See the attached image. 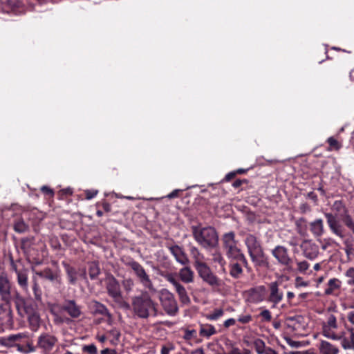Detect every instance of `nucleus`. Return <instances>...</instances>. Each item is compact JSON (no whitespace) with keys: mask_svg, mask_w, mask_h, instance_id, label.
Returning a JSON list of instances; mask_svg holds the SVG:
<instances>
[{"mask_svg":"<svg viewBox=\"0 0 354 354\" xmlns=\"http://www.w3.org/2000/svg\"><path fill=\"white\" fill-rule=\"evenodd\" d=\"M132 310L135 315L141 319L156 317L158 304L149 295L147 291H142L140 295L131 298Z\"/></svg>","mask_w":354,"mask_h":354,"instance_id":"obj_1","label":"nucleus"},{"mask_svg":"<svg viewBox=\"0 0 354 354\" xmlns=\"http://www.w3.org/2000/svg\"><path fill=\"white\" fill-rule=\"evenodd\" d=\"M333 212H325L324 216L326 218L327 224L333 234L337 236L344 239V229L339 223V218H342L348 211L341 201H336L332 205Z\"/></svg>","mask_w":354,"mask_h":354,"instance_id":"obj_2","label":"nucleus"},{"mask_svg":"<svg viewBox=\"0 0 354 354\" xmlns=\"http://www.w3.org/2000/svg\"><path fill=\"white\" fill-rule=\"evenodd\" d=\"M192 232L196 241L205 249L214 248L218 245V237L214 227L195 226Z\"/></svg>","mask_w":354,"mask_h":354,"instance_id":"obj_3","label":"nucleus"},{"mask_svg":"<svg viewBox=\"0 0 354 354\" xmlns=\"http://www.w3.org/2000/svg\"><path fill=\"white\" fill-rule=\"evenodd\" d=\"M249 256L255 266L267 265L266 259L260 241L253 234H247L244 240Z\"/></svg>","mask_w":354,"mask_h":354,"instance_id":"obj_4","label":"nucleus"},{"mask_svg":"<svg viewBox=\"0 0 354 354\" xmlns=\"http://www.w3.org/2000/svg\"><path fill=\"white\" fill-rule=\"evenodd\" d=\"M223 247L228 258L241 262L245 267L248 266V261L238 247V241L235 239V234L232 232L225 233L223 236Z\"/></svg>","mask_w":354,"mask_h":354,"instance_id":"obj_5","label":"nucleus"},{"mask_svg":"<svg viewBox=\"0 0 354 354\" xmlns=\"http://www.w3.org/2000/svg\"><path fill=\"white\" fill-rule=\"evenodd\" d=\"M15 304L20 314L22 315L21 310H23L27 315L30 328L32 331H37L41 323V318L38 312L35 310L32 306L26 304L24 299L19 295L16 296Z\"/></svg>","mask_w":354,"mask_h":354,"instance_id":"obj_6","label":"nucleus"},{"mask_svg":"<svg viewBox=\"0 0 354 354\" xmlns=\"http://www.w3.org/2000/svg\"><path fill=\"white\" fill-rule=\"evenodd\" d=\"M338 327L337 319L334 315L330 314L326 320L322 324V334L324 337L337 341H341L342 346L343 347V339H346L344 336V332L339 334L335 333V330Z\"/></svg>","mask_w":354,"mask_h":354,"instance_id":"obj_7","label":"nucleus"},{"mask_svg":"<svg viewBox=\"0 0 354 354\" xmlns=\"http://www.w3.org/2000/svg\"><path fill=\"white\" fill-rule=\"evenodd\" d=\"M106 288L109 295L121 307L126 308L130 307L129 304L124 300L120 283L114 277L109 276L106 279Z\"/></svg>","mask_w":354,"mask_h":354,"instance_id":"obj_8","label":"nucleus"},{"mask_svg":"<svg viewBox=\"0 0 354 354\" xmlns=\"http://www.w3.org/2000/svg\"><path fill=\"white\" fill-rule=\"evenodd\" d=\"M160 301L161 304L169 315H175L178 308L174 295L167 289H162L160 292Z\"/></svg>","mask_w":354,"mask_h":354,"instance_id":"obj_9","label":"nucleus"},{"mask_svg":"<svg viewBox=\"0 0 354 354\" xmlns=\"http://www.w3.org/2000/svg\"><path fill=\"white\" fill-rule=\"evenodd\" d=\"M126 265L133 270L135 274L144 287L149 290L153 289V283L149 278V276L147 274L144 268L138 262L134 260H130L126 263Z\"/></svg>","mask_w":354,"mask_h":354,"instance_id":"obj_10","label":"nucleus"},{"mask_svg":"<svg viewBox=\"0 0 354 354\" xmlns=\"http://www.w3.org/2000/svg\"><path fill=\"white\" fill-rule=\"evenodd\" d=\"M57 342L58 339L55 335L43 333L38 337L37 346L41 349L44 354H48L53 350Z\"/></svg>","mask_w":354,"mask_h":354,"instance_id":"obj_11","label":"nucleus"},{"mask_svg":"<svg viewBox=\"0 0 354 354\" xmlns=\"http://www.w3.org/2000/svg\"><path fill=\"white\" fill-rule=\"evenodd\" d=\"M199 277L207 283L212 286H219L220 280L213 274L210 268L206 263L195 268Z\"/></svg>","mask_w":354,"mask_h":354,"instance_id":"obj_12","label":"nucleus"},{"mask_svg":"<svg viewBox=\"0 0 354 354\" xmlns=\"http://www.w3.org/2000/svg\"><path fill=\"white\" fill-rule=\"evenodd\" d=\"M165 279L173 285L175 290L178 295L179 299L182 303H189L190 299L187 295L185 288L178 281L175 274L168 273L165 275Z\"/></svg>","mask_w":354,"mask_h":354,"instance_id":"obj_13","label":"nucleus"},{"mask_svg":"<svg viewBox=\"0 0 354 354\" xmlns=\"http://www.w3.org/2000/svg\"><path fill=\"white\" fill-rule=\"evenodd\" d=\"M11 282L8 279L7 274L4 272L0 273V298L1 300L6 304L10 302L11 295Z\"/></svg>","mask_w":354,"mask_h":354,"instance_id":"obj_14","label":"nucleus"},{"mask_svg":"<svg viewBox=\"0 0 354 354\" xmlns=\"http://www.w3.org/2000/svg\"><path fill=\"white\" fill-rule=\"evenodd\" d=\"M272 254L279 264L290 267L292 259L288 254L286 248L282 245H277L272 250Z\"/></svg>","mask_w":354,"mask_h":354,"instance_id":"obj_15","label":"nucleus"},{"mask_svg":"<svg viewBox=\"0 0 354 354\" xmlns=\"http://www.w3.org/2000/svg\"><path fill=\"white\" fill-rule=\"evenodd\" d=\"M348 322L353 326L347 327V331L349 333V339H343V348L344 349L354 350V310H350L346 314Z\"/></svg>","mask_w":354,"mask_h":354,"instance_id":"obj_16","label":"nucleus"},{"mask_svg":"<svg viewBox=\"0 0 354 354\" xmlns=\"http://www.w3.org/2000/svg\"><path fill=\"white\" fill-rule=\"evenodd\" d=\"M269 290L270 294L268 297V301L272 303V307L274 308L283 299V293L279 290L277 282L270 283L269 284Z\"/></svg>","mask_w":354,"mask_h":354,"instance_id":"obj_17","label":"nucleus"},{"mask_svg":"<svg viewBox=\"0 0 354 354\" xmlns=\"http://www.w3.org/2000/svg\"><path fill=\"white\" fill-rule=\"evenodd\" d=\"M62 309L74 319L80 317L82 315V307L73 299L66 300L62 305Z\"/></svg>","mask_w":354,"mask_h":354,"instance_id":"obj_18","label":"nucleus"},{"mask_svg":"<svg viewBox=\"0 0 354 354\" xmlns=\"http://www.w3.org/2000/svg\"><path fill=\"white\" fill-rule=\"evenodd\" d=\"M169 250L175 258L176 261L183 266H187L189 263V259L185 252L184 250L178 245H174L169 247Z\"/></svg>","mask_w":354,"mask_h":354,"instance_id":"obj_19","label":"nucleus"},{"mask_svg":"<svg viewBox=\"0 0 354 354\" xmlns=\"http://www.w3.org/2000/svg\"><path fill=\"white\" fill-rule=\"evenodd\" d=\"M266 288L264 286H258L250 289L248 292V300L250 302L257 304L265 298Z\"/></svg>","mask_w":354,"mask_h":354,"instance_id":"obj_20","label":"nucleus"},{"mask_svg":"<svg viewBox=\"0 0 354 354\" xmlns=\"http://www.w3.org/2000/svg\"><path fill=\"white\" fill-rule=\"evenodd\" d=\"M28 271L27 269H21L17 272V281L19 286L26 293H29L28 289Z\"/></svg>","mask_w":354,"mask_h":354,"instance_id":"obj_21","label":"nucleus"},{"mask_svg":"<svg viewBox=\"0 0 354 354\" xmlns=\"http://www.w3.org/2000/svg\"><path fill=\"white\" fill-rule=\"evenodd\" d=\"M319 354H338L339 348L333 344L326 341L321 340L318 346Z\"/></svg>","mask_w":354,"mask_h":354,"instance_id":"obj_22","label":"nucleus"},{"mask_svg":"<svg viewBox=\"0 0 354 354\" xmlns=\"http://www.w3.org/2000/svg\"><path fill=\"white\" fill-rule=\"evenodd\" d=\"M341 286L342 281L339 279H330L327 283V288L324 290V294L326 295H336Z\"/></svg>","mask_w":354,"mask_h":354,"instance_id":"obj_23","label":"nucleus"},{"mask_svg":"<svg viewBox=\"0 0 354 354\" xmlns=\"http://www.w3.org/2000/svg\"><path fill=\"white\" fill-rule=\"evenodd\" d=\"M180 279L185 283H191L194 281V272L189 266H185L178 272Z\"/></svg>","mask_w":354,"mask_h":354,"instance_id":"obj_24","label":"nucleus"},{"mask_svg":"<svg viewBox=\"0 0 354 354\" xmlns=\"http://www.w3.org/2000/svg\"><path fill=\"white\" fill-rule=\"evenodd\" d=\"M189 252L192 258L194 260V268H196L203 263H205V256L201 252V251L195 246H191L189 248Z\"/></svg>","mask_w":354,"mask_h":354,"instance_id":"obj_25","label":"nucleus"},{"mask_svg":"<svg viewBox=\"0 0 354 354\" xmlns=\"http://www.w3.org/2000/svg\"><path fill=\"white\" fill-rule=\"evenodd\" d=\"M310 230L315 237H320L324 232L323 220L316 219L310 223Z\"/></svg>","mask_w":354,"mask_h":354,"instance_id":"obj_26","label":"nucleus"},{"mask_svg":"<svg viewBox=\"0 0 354 354\" xmlns=\"http://www.w3.org/2000/svg\"><path fill=\"white\" fill-rule=\"evenodd\" d=\"M212 261L214 264H215V267L218 266L220 267L221 270L223 272H225V264L226 261L224 259L223 255L219 251H215L212 254Z\"/></svg>","mask_w":354,"mask_h":354,"instance_id":"obj_27","label":"nucleus"},{"mask_svg":"<svg viewBox=\"0 0 354 354\" xmlns=\"http://www.w3.org/2000/svg\"><path fill=\"white\" fill-rule=\"evenodd\" d=\"M304 317L301 316L291 317L288 319V326L292 327L294 330H297L301 328H304Z\"/></svg>","mask_w":354,"mask_h":354,"instance_id":"obj_28","label":"nucleus"},{"mask_svg":"<svg viewBox=\"0 0 354 354\" xmlns=\"http://www.w3.org/2000/svg\"><path fill=\"white\" fill-rule=\"evenodd\" d=\"M216 333V330L214 326L209 324H201L199 334L201 336L209 338Z\"/></svg>","mask_w":354,"mask_h":354,"instance_id":"obj_29","label":"nucleus"},{"mask_svg":"<svg viewBox=\"0 0 354 354\" xmlns=\"http://www.w3.org/2000/svg\"><path fill=\"white\" fill-rule=\"evenodd\" d=\"M12 312L9 308H0V322L3 325L10 324L12 322Z\"/></svg>","mask_w":354,"mask_h":354,"instance_id":"obj_30","label":"nucleus"},{"mask_svg":"<svg viewBox=\"0 0 354 354\" xmlns=\"http://www.w3.org/2000/svg\"><path fill=\"white\" fill-rule=\"evenodd\" d=\"M304 255L310 260H315L319 255V248L315 245H310L308 248L304 250Z\"/></svg>","mask_w":354,"mask_h":354,"instance_id":"obj_31","label":"nucleus"},{"mask_svg":"<svg viewBox=\"0 0 354 354\" xmlns=\"http://www.w3.org/2000/svg\"><path fill=\"white\" fill-rule=\"evenodd\" d=\"M344 245V252L346 254V258L348 261H351L354 257V247L353 244V241L348 239H345L343 242Z\"/></svg>","mask_w":354,"mask_h":354,"instance_id":"obj_32","label":"nucleus"},{"mask_svg":"<svg viewBox=\"0 0 354 354\" xmlns=\"http://www.w3.org/2000/svg\"><path fill=\"white\" fill-rule=\"evenodd\" d=\"M36 274L50 281H56L58 283H60L61 282L59 276L56 274H54L50 270H46L44 272H37Z\"/></svg>","mask_w":354,"mask_h":354,"instance_id":"obj_33","label":"nucleus"},{"mask_svg":"<svg viewBox=\"0 0 354 354\" xmlns=\"http://www.w3.org/2000/svg\"><path fill=\"white\" fill-rule=\"evenodd\" d=\"M297 271L302 274H310L311 271L308 272L310 268V264L308 261H296Z\"/></svg>","mask_w":354,"mask_h":354,"instance_id":"obj_34","label":"nucleus"},{"mask_svg":"<svg viewBox=\"0 0 354 354\" xmlns=\"http://www.w3.org/2000/svg\"><path fill=\"white\" fill-rule=\"evenodd\" d=\"M230 273L232 277L239 278L243 273V269L239 263H235L231 265Z\"/></svg>","mask_w":354,"mask_h":354,"instance_id":"obj_35","label":"nucleus"},{"mask_svg":"<svg viewBox=\"0 0 354 354\" xmlns=\"http://www.w3.org/2000/svg\"><path fill=\"white\" fill-rule=\"evenodd\" d=\"M223 310L221 308H216L212 313L205 315L207 319L210 321H216L223 315Z\"/></svg>","mask_w":354,"mask_h":354,"instance_id":"obj_36","label":"nucleus"},{"mask_svg":"<svg viewBox=\"0 0 354 354\" xmlns=\"http://www.w3.org/2000/svg\"><path fill=\"white\" fill-rule=\"evenodd\" d=\"M340 218L344 221L346 226L348 227L354 234V221L348 212Z\"/></svg>","mask_w":354,"mask_h":354,"instance_id":"obj_37","label":"nucleus"},{"mask_svg":"<svg viewBox=\"0 0 354 354\" xmlns=\"http://www.w3.org/2000/svg\"><path fill=\"white\" fill-rule=\"evenodd\" d=\"M32 290L35 295V298L37 301H40L41 299V290L39 288V284L37 281V279L33 277L32 278Z\"/></svg>","mask_w":354,"mask_h":354,"instance_id":"obj_38","label":"nucleus"},{"mask_svg":"<svg viewBox=\"0 0 354 354\" xmlns=\"http://www.w3.org/2000/svg\"><path fill=\"white\" fill-rule=\"evenodd\" d=\"M14 229L17 232L23 233L28 230V226L23 220H19L15 222Z\"/></svg>","mask_w":354,"mask_h":354,"instance_id":"obj_39","label":"nucleus"},{"mask_svg":"<svg viewBox=\"0 0 354 354\" xmlns=\"http://www.w3.org/2000/svg\"><path fill=\"white\" fill-rule=\"evenodd\" d=\"M254 346L258 354H263L264 350L266 348L265 342L261 339L254 340Z\"/></svg>","mask_w":354,"mask_h":354,"instance_id":"obj_40","label":"nucleus"},{"mask_svg":"<svg viewBox=\"0 0 354 354\" xmlns=\"http://www.w3.org/2000/svg\"><path fill=\"white\" fill-rule=\"evenodd\" d=\"M100 268L95 263H92L88 269V274L91 279H95L100 274Z\"/></svg>","mask_w":354,"mask_h":354,"instance_id":"obj_41","label":"nucleus"},{"mask_svg":"<svg viewBox=\"0 0 354 354\" xmlns=\"http://www.w3.org/2000/svg\"><path fill=\"white\" fill-rule=\"evenodd\" d=\"M95 311L97 313H98L99 314H101L102 315H106L108 317L111 316L107 308L104 305H103L100 303L96 302L95 304Z\"/></svg>","mask_w":354,"mask_h":354,"instance_id":"obj_42","label":"nucleus"},{"mask_svg":"<svg viewBox=\"0 0 354 354\" xmlns=\"http://www.w3.org/2000/svg\"><path fill=\"white\" fill-rule=\"evenodd\" d=\"M108 333L113 337L112 339H111V344H116L119 341V338L120 337V332L119 330H118L115 328H113L111 329Z\"/></svg>","mask_w":354,"mask_h":354,"instance_id":"obj_43","label":"nucleus"},{"mask_svg":"<svg viewBox=\"0 0 354 354\" xmlns=\"http://www.w3.org/2000/svg\"><path fill=\"white\" fill-rule=\"evenodd\" d=\"M122 286L126 292H129L134 286V281L130 278L124 279L122 281Z\"/></svg>","mask_w":354,"mask_h":354,"instance_id":"obj_44","label":"nucleus"},{"mask_svg":"<svg viewBox=\"0 0 354 354\" xmlns=\"http://www.w3.org/2000/svg\"><path fill=\"white\" fill-rule=\"evenodd\" d=\"M184 335H183V339L186 341L191 340L192 339L196 338L197 335V333L196 330H189V329H185L184 330Z\"/></svg>","mask_w":354,"mask_h":354,"instance_id":"obj_45","label":"nucleus"},{"mask_svg":"<svg viewBox=\"0 0 354 354\" xmlns=\"http://www.w3.org/2000/svg\"><path fill=\"white\" fill-rule=\"evenodd\" d=\"M327 142L330 146V149L338 150L342 147V145L333 137L328 138Z\"/></svg>","mask_w":354,"mask_h":354,"instance_id":"obj_46","label":"nucleus"},{"mask_svg":"<svg viewBox=\"0 0 354 354\" xmlns=\"http://www.w3.org/2000/svg\"><path fill=\"white\" fill-rule=\"evenodd\" d=\"M67 275L71 283L74 284L76 282V272L74 268L68 267L66 269Z\"/></svg>","mask_w":354,"mask_h":354,"instance_id":"obj_47","label":"nucleus"},{"mask_svg":"<svg viewBox=\"0 0 354 354\" xmlns=\"http://www.w3.org/2000/svg\"><path fill=\"white\" fill-rule=\"evenodd\" d=\"M175 346L171 343H167L161 346L160 354H170V353L174 351Z\"/></svg>","mask_w":354,"mask_h":354,"instance_id":"obj_48","label":"nucleus"},{"mask_svg":"<svg viewBox=\"0 0 354 354\" xmlns=\"http://www.w3.org/2000/svg\"><path fill=\"white\" fill-rule=\"evenodd\" d=\"M82 351L88 354H97V347L93 344L83 346Z\"/></svg>","mask_w":354,"mask_h":354,"instance_id":"obj_49","label":"nucleus"},{"mask_svg":"<svg viewBox=\"0 0 354 354\" xmlns=\"http://www.w3.org/2000/svg\"><path fill=\"white\" fill-rule=\"evenodd\" d=\"M259 317H261L263 322H270L272 319L271 313L268 309L263 310L260 313Z\"/></svg>","mask_w":354,"mask_h":354,"instance_id":"obj_50","label":"nucleus"},{"mask_svg":"<svg viewBox=\"0 0 354 354\" xmlns=\"http://www.w3.org/2000/svg\"><path fill=\"white\" fill-rule=\"evenodd\" d=\"M51 313L54 316L53 322L55 324L59 325L64 322V319L59 315V314L55 311L54 308H51Z\"/></svg>","mask_w":354,"mask_h":354,"instance_id":"obj_51","label":"nucleus"},{"mask_svg":"<svg viewBox=\"0 0 354 354\" xmlns=\"http://www.w3.org/2000/svg\"><path fill=\"white\" fill-rule=\"evenodd\" d=\"M27 337V335L26 333H18L15 335H11L8 337L7 341L8 342H15L18 341L22 338H25Z\"/></svg>","mask_w":354,"mask_h":354,"instance_id":"obj_52","label":"nucleus"},{"mask_svg":"<svg viewBox=\"0 0 354 354\" xmlns=\"http://www.w3.org/2000/svg\"><path fill=\"white\" fill-rule=\"evenodd\" d=\"M286 343L292 348H299L302 346V343L299 341H295L289 337L285 338Z\"/></svg>","mask_w":354,"mask_h":354,"instance_id":"obj_53","label":"nucleus"},{"mask_svg":"<svg viewBox=\"0 0 354 354\" xmlns=\"http://www.w3.org/2000/svg\"><path fill=\"white\" fill-rule=\"evenodd\" d=\"M308 286V282L304 281L303 279L300 277H297L295 278V287H306Z\"/></svg>","mask_w":354,"mask_h":354,"instance_id":"obj_54","label":"nucleus"},{"mask_svg":"<svg viewBox=\"0 0 354 354\" xmlns=\"http://www.w3.org/2000/svg\"><path fill=\"white\" fill-rule=\"evenodd\" d=\"M252 320V317L250 315H241L239 316L238 321L243 323L247 324Z\"/></svg>","mask_w":354,"mask_h":354,"instance_id":"obj_55","label":"nucleus"},{"mask_svg":"<svg viewBox=\"0 0 354 354\" xmlns=\"http://www.w3.org/2000/svg\"><path fill=\"white\" fill-rule=\"evenodd\" d=\"M97 194V190H86V199H91L94 198Z\"/></svg>","mask_w":354,"mask_h":354,"instance_id":"obj_56","label":"nucleus"},{"mask_svg":"<svg viewBox=\"0 0 354 354\" xmlns=\"http://www.w3.org/2000/svg\"><path fill=\"white\" fill-rule=\"evenodd\" d=\"M235 323H236V321H235V319H233V318H230V319H227V320H225V322H224V324H223V325H224V326H225V328H228V327H230V326H231L234 325V324H235Z\"/></svg>","mask_w":354,"mask_h":354,"instance_id":"obj_57","label":"nucleus"},{"mask_svg":"<svg viewBox=\"0 0 354 354\" xmlns=\"http://www.w3.org/2000/svg\"><path fill=\"white\" fill-rule=\"evenodd\" d=\"M41 190L46 194L53 196V191L47 186H43L41 188Z\"/></svg>","mask_w":354,"mask_h":354,"instance_id":"obj_58","label":"nucleus"},{"mask_svg":"<svg viewBox=\"0 0 354 354\" xmlns=\"http://www.w3.org/2000/svg\"><path fill=\"white\" fill-rule=\"evenodd\" d=\"M345 275L347 277H349V278H351L352 280L354 279V268H348L346 273H345Z\"/></svg>","mask_w":354,"mask_h":354,"instance_id":"obj_59","label":"nucleus"},{"mask_svg":"<svg viewBox=\"0 0 354 354\" xmlns=\"http://www.w3.org/2000/svg\"><path fill=\"white\" fill-rule=\"evenodd\" d=\"M180 192V189H175L173 192H171L170 194H169L167 197L168 198H176L178 196V193Z\"/></svg>","mask_w":354,"mask_h":354,"instance_id":"obj_60","label":"nucleus"},{"mask_svg":"<svg viewBox=\"0 0 354 354\" xmlns=\"http://www.w3.org/2000/svg\"><path fill=\"white\" fill-rule=\"evenodd\" d=\"M101 354H117V352L113 349L105 348L101 351Z\"/></svg>","mask_w":354,"mask_h":354,"instance_id":"obj_61","label":"nucleus"},{"mask_svg":"<svg viewBox=\"0 0 354 354\" xmlns=\"http://www.w3.org/2000/svg\"><path fill=\"white\" fill-rule=\"evenodd\" d=\"M26 348H25V349L26 350V351H28V353H33L36 350L35 347L34 346H32V344H28L26 345Z\"/></svg>","mask_w":354,"mask_h":354,"instance_id":"obj_62","label":"nucleus"},{"mask_svg":"<svg viewBox=\"0 0 354 354\" xmlns=\"http://www.w3.org/2000/svg\"><path fill=\"white\" fill-rule=\"evenodd\" d=\"M263 354H278L274 350L270 347H266L264 350Z\"/></svg>","mask_w":354,"mask_h":354,"instance_id":"obj_63","label":"nucleus"},{"mask_svg":"<svg viewBox=\"0 0 354 354\" xmlns=\"http://www.w3.org/2000/svg\"><path fill=\"white\" fill-rule=\"evenodd\" d=\"M190 354H205V351L203 348H198L195 350H193Z\"/></svg>","mask_w":354,"mask_h":354,"instance_id":"obj_64","label":"nucleus"}]
</instances>
